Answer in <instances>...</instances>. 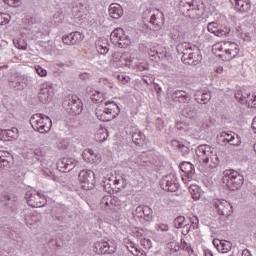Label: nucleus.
Instances as JSON below:
<instances>
[{"label":"nucleus","mask_w":256,"mask_h":256,"mask_svg":"<svg viewBox=\"0 0 256 256\" xmlns=\"http://www.w3.org/2000/svg\"><path fill=\"white\" fill-rule=\"evenodd\" d=\"M197 112L198 109L193 104H187L181 110L183 117H186L187 119H197Z\"/></svg>","instance_id":"obj_20"},{"label":"nucleus","mask_w":256,"mask_h":256,"mask_svg":"<svg viewBox=\"0 0 256 256\" xmlns=\"http://www.w3.org/2000/svg\"><path fill=\"white\" fill-rule=\"evenodd\" d=\"M36 72L40 77H47V70L43 69L41 66L36 67Z\"/></svg>","instance_id":"obj_52"},{"label":"nucleus","mask_w":256,"mask_h":256,"mask_svg":"<svg viewBox=\"0 0 256 256\" xmlns=\"http://www.w3.org/2000/svg\"><path fill=\"white\" fill-rule=\"evenodd\" d=\"M209 33H213L216 37H229L231 33V28H219V25L216 22H210L207 26Z\"/></svg>","instance_id":"obj_13"},{"label":"nucleus","mask_w":256,"mask_h":256,"mask_svg":"<svg viewBox=\"0 0 256 256\" xmlns=\"http://www.w3.org/2000/svg\"><path fill=\"white\" fill-rule=\"evenodd\" d=\"M172 145L173 147H177L179 149V151H181L182 155L185 157L187 155H189V147L181 144L179 141L174 140L172 141Z\"/></svg>","instance_id":"obj_34"},{"label":"nucleus","mask_w":256,"mask_h":256,"mask_svg":"<svg viewBox=\"0 0 256 256\" xmlns=\"http://www.w3.org/2000/svg\"><path fill=\"white\" fill-rule=\"evenodd\" d=\"M11 154L8 152H0V169H9L11 166Z\"/></svg>","instance_id":"obj_27"},{"label":"nucleus","mask_w":256,"mask_h":256,"mask_svg":"<svg viewBox=\"0 0 256 256\" xmlns=\"http://www.w3.org/2000/svg\"><path fill=\"white\" fill-rule=\"evenodd\" d=\"M190 229H191V226L189 224L184 225L183 231H182L183 235H188Z\"/></svg>","instance_id":"obj_60"},{"label":"nucleus","mask_w":256,"mask_h":256,"mask_svg":"<svg viewBox=\"0 0 256 256\" xmlns=\"http://www.w3.org/2000/svg\"><path fill=\"white\" fill-rule=\"evenodd\" d=\"M230 3L239 13H249L251 11V2L249 0H230Z\"/></svg>","instance_id":"obj_16"},{"label":"nucleus","mask_w":256,"mask_h":256,"mask_svg":"<svg viewBox=\"0 0 256 256\" xmlns=\"http://www.w3.org/2000/svg\"><path fill=\"white\" fill-rule=\"evenodd\" d=\"M63 108L73 117L83 113V102L77 96L66 98L62 103Z\"/></svg>","instance_id":"obj_5"},{"label":"nucleus","mask_w":256,"mask_h":256,"mask_svg":"<svg viewBox=\"0 0 256 256\" xmlns=\"http://www.w3.org/2000/svg\"><path fill=\"white\" fill-rule=\"evenodd\" d=\"M143 209H144V206L136 207V214L138 215V217H143Z\"/></svg>","instance_id":"obj_57"},{"label":"nucleus","mask_w":256,"mask_h":256,"mask_svg":"<svg viewBox=\"0 0 256 256\" xmlns=\"http://www.w3.org/2000/svg\"><path fill=\"white\" fill-rule=\"evenodd\" d=\"M186 35H187V33H185V32H178V35H173L172 39L174 41H178V42L185 41Z\"/></svg>","instance_id":"obj_47"},{"label":"nucleus","mask_w":256,"mask_h":256,"mask_svg":"<svg viewBox=\"0 0 256 256\" xmlns=\"http://www.w3.org/2000/svg\"><path fill=\"white\" fill-rule=\"evenodd\" d=\"M19 130L16 127H13L9 130H3L2 135H5V137H8L9 139H17Z\"/></svg>","instance_id":"obj_35"},{"label":"nucleus","mask_w":256,"mask_h":256,"mask_svg":"<svg viewBox=\"0 0 256 256\" xmlns=\"http://www.w3.org/2000/svg\"><path fill=\"white\" fill-rule=\"evenodd\" d=\"M150 23H151V25H159V22L157 21V16H155V15H152L151 17H150V21H149Z\"/></svg>","instance_id":"obj_58"},{"label":"nucleus","mask_w":256,"mask_h":256,"mask_svg":"<svg viewBox=\"0 0 256 256\" xmlns=\"http://www.w3.org/2000/svg\"><path fill=\"white\" fill-rule=\"evenodd\" d=\"M94 252L98 255H113L115 246L109 244L106 240H100L94 243Z\"/></svg>","instance_id":"obj_11"},{"label":"nucleus","mask_w":256,"mask_h":256,"mask_svg":"<svg viewBox=\"0 0 256 256\" xmlns=\"http://www.w3.org/2000/svg\"><path fill=\"white\" fill-rule=\"evenodd\" d=\"M14 44L15 47H17L18 49H22V51H25V49H27V44L23 40L17 41V43L14 42Z\"/></svg>","instance_id":"obj_51"},{"label":"nucleus","mask_w":256,"mask_h":256,"mask_svg":"<svg viewBox=\"0 0 256 256\" xmlns=\"http://www.w3.org/2000/svg\"><path fill=\"white\" fill-rule=\"evenodd\" d=\"M183 223H185V216H178L174 219V227L175 229H181L183 227Z\"/></svg>","instance_id":"obj_40"},{"label":"nucleus","mask_w":256,"mask_h":256,"mask_svg":"<svg viewBox=\"0 0 256 256\" xmlns=\"http://www.w3.org/2000/svg\"><path fill=\"white\" fill-rule=\"evenodd\" d=\"M190 223L193 229H199V218L197 216L190 217Z\"/></svg>","instance_id":"obj_48"},{"label":"nucleus","mask_w":256,"mask_h":256,"mask_svg":"<svg viewBox=\"0 0 256 256\" xmlns=\"http://www.w3.org/2000/svg\"><path fill=\"white\" fill-rule=\"evenodd\" d=\"M125 34V30L123 28H116L110 35V39L112 43H119V39Z\"/></svg>","instance_id":"obj_32"},{"label":"nucleus","mask_w":256,"mask_h":256,"mask_svg":"<svg viewBox=\"0 0 256 256\" xmlns=\"http://www.w3.org/2000/svg\"><path fill=\"white\" fill-rule=\"evenodd\" d=\"M156 129H158V131H161V129H163V120L161 118H158L156 120Z\"/></svg>","instance_id":"obj_54"},{"label":"nucleus","mask_w":256,"mask_h":256,"mask_svg":"<svg viewBox=\"0 0 256 256\" xmlns=\"http://www.w3.org/2000/svg\"><path fill=\"white\" fill-rule=\"evenodd\" d=\"M244 104L248 105L250 109H256V95L246 94Z\"/></svg>","instance_id":"obj_33"},{"label":"nucleus","mask_w":256,"mask_h":256,"mask_svg":"<svg viewBox=\"0 0 256 256\" xmlns=\"http://www.w3.org/2000/svg\"><path fill=\"white\" fill-rule=\"evenodd\" d=\"M62 41L65 45H77L83 41V35L80 32H72L63 36Z\"/></svg>","instance_id":"obj_17"},{"label":"nucleus","mask_w":256,"mask_h":256,"mask_svg":"<svg viewBox=\"0 0 256 256\" xmlns=\"http://www.w3.org/2000/svg\"><path fill=\"white\" fill-rule=\"evenodd\" d=\"M143 83L147 84V85H152L153 84V80H151V78L144 76L142 78Z\"/></svg>","instance_id":"obj_59"},{"label":"nucleus","mask_w":256,"mask_h":256,"mask_svg":"<svg viewBox=\"0 0 256 256\" xmlns=\"http://www.w3.org/2000/svg\"><path fill=\"white\" fill-rule=\"evenodd\" d=\"M9 7H19L21 5V0H3Z\"/></svg>","instance_id":"obj_46"},{"label":"nucleus","mask_w":256,"mask_h":256,"mask_svg":"<svg viewBox=\"0 0 256 256\" xmlns=\"http://www.w3.org/2000/svg\"><path fill=\"white\" fill-rule=\"evenodd\" d=\"M196 155L199 161H202L204 165L209 164L211 169H215L219 165V156H217V151L211 146L200 145L196 150Z\"/></svg>","instance_id":"obj_1"},{"label":"nucleus","mask_w":256,"mask_h":256,"mask_svg":"<svg viewBox=\"0 0 256 256\" xmlns=\"http://www.w3.org/2000/svg\"><path fill=\"white\" fill-rule=\"evenodd\" d=\"M91 100L93 101V103H103V95L101 92L96 91V93H94L92 95Z\"/></svg>","instance_id":"obj_43"},{"label":"nucleus","mask_w":256,"mask_h":256,"mask_svg":"<svg viewBox=\"0 0 256 256\" xmlns=\"http://www.w3.org/2000/svg\"><path fill=\"white\" fill-rule=\"evenodd\" d=\"M105 105H113V107H116L118 109V113L114 114L113 116L108 117L104 111L103 112L98 111V112H96V115H97L99 121L107 122V121H111L113 119H117V115H119V113H121V111L119 110V106H117V104H113V102H109V101H107L105 103Z\"/></svg>","instance_id":"obj_24"},{"label":"nucleus","mask_w":256,"mask_h":256,"mask_svg":"<svg viewBox=\"0 0 256 256\" xmlns=\"http://www.w3.org/2000/svg\"><path fill=\"white\" fill-rule=\"evenodd\" d=\"M78 177L84 191H91L95 187V172L92 170H81Z\"/></svg>","instance_id":"obj_6"},{"label":"nucleus","mask_w":256,"mask_h":256,"mask_svg":"<svg viewBox=\"0 0 256 256\" xmlns=\"http://www.w3.org/2000/svg\"><path fill=\"white\" fill-rule=\"evenodd\" d=\"M98 135H100V141H106L107 137H109L107 129H100Z\"/></svg>","instance_id":"obj_49"},{"label":"nucleus","mask_w":256,"mask_h":256,"mask_svg":"<svg viewBox=\"0 0 256 256\" xmlns=\"http://www.w3.org/2000/svg\"><path fill=\"white\" fill-rule=\"evenodd\" d=\"M201 50H199V47L197 46H192V50L190 51V53L188 54V56H186V58H184L183 63H185V65H192V67H195L196 65H199V63H201Z\"/></svg>","instance_id":"obj_12"},{"label":"nucleus","mask_w":256,"mask_h":256,"mask_svg":"<svg viewBox=\"0 0 256 256\" xmlns=\"http://www.w3.org/2000/svg\"><path fill=\"white\" fill-rule=\"evenodd\" d=\"M29 85V77L15 74L9 79V87L15 91H23Z\"/></svg>","instance_id":"obj_9"},{"label":"nucleus","mask_w":256,"mask_h":256,"mask_svg":"<svg viewBox=\"0 0 256 256\" xmlns=\"http://www.w3.org/2000/svg\"><path fill=\"white\" fill-rule=\"evenodd\" d=\"M194 3L195 2L193 0H181L179 2V9L183 13V15L187 16V12L189 10H191V8L193 7Z\"/></svg>","instance_id":"obj_29"},{"label":"nucleus","mask_w":256,"mask_h":256,"mask_svg":"<svg viewBox=\"0 0 256 256\" xmlns=\"http://www.w3.org/2000/svg\"><path fill=\"white\" fill-rule=\"evenodd\" d=\"M181 170L184 171L185 173H193V164L189 162H184L181 165Z\"/></svg>","instance_id":"obj_45"},{"label":"nucleus","mask_w":256,"mask_h":256,"mask_svg":"<svg viewBox=\"0 0 256 256\" xmlns=\"http://www.w3.org/2000/svg\"><path fill=\"white\" fill-rule=\"evenodd\" d=\"M86 93H87L88 95H90V99H92L94 93H97V90H95V89H93V88H91V87H87V88H86Z\"/></svg>","instance_id":"obj_56"},{"label":"nucleus","mask_w":256,"mask_h":256,"mask_svg":"<svg viewBox=\"0 0 256 256\" xmlns=\"http://www.w3.org/2000/svg\"><path fill=\"white\" fill-rule=\"evenodd\" d=\"M223 183H225L229 189V191H237L241 189L243 185V175L235 170H225L223 173Z\"/></svg>","instance_id":"obj_3"},{"label":"nucleus","mask_w":256,"mask_h":256,"mask_svg":"<svg viewBox=\"0 0 256 256\" xmlns=\"http://www.w3.org/2000/svg\"><path fill=\"white\" fill-rule=\"evenodd\" d=\"M5 15L7 14H3L0 12V25H7V23H9V19L5 17Z\"/></svg>","instance_id":"obj_53"},{"label":"nucleus","mask_w":256,"mask_h":256,"mask_svg":"<svg viewBox=\"0 0 256 256\" xmlns=\"http://www.w3.org/2000/svg\"><path fill=\"white\" fill-rule=\"evenodd\" d=\"M52 97L53 96L51 95V88H49L47 84H43L38 94L39 101H41V103H44V104L49 103Z\"/></svg>","instance_id":"obj_19"},{"label":"nucleus","mask_w":256,"mask_h":256,"mask_svg":"<svg viewBox=\"0 0 256 256\" xmlns=\"http://www.w3.org/2000/svg\"><path fill=\"white\" fill-rule=\"evenodd\" d=\"M212 205L218 213V215H222L223 217H229L231 213H233V206L225 199H214L212 201Z\"/></svg>","instance_id":"obj_7"},{"label":"nucleus","mask_w":256,"mask_h":256,"mask_svg":"<svg viewBox=\"0 0 256 256\" xmlns=\"http://www.w3.org/2000/svg\"><path fill=\"white\" fill-rule=\"evenodd\" d=\"M142 217H145L146 221H151V219H153V209L147 205H144Z\"/></svg>","instance_id":"obj_37"},{"label":"nucleus","mask_w":256,"mask_h":256,"mask_svg":"<svg viewBox=\"0 0 256 256\" xmlns=\"http://www.w3.org/2000/svg\"><path fill=\"white\" fill-rule=\"evenodd\" d=\"M114 45H117V47H120V49H127L129 45H131V39H129V36L123 35L121 38L118 39V42H113Z\"/></svg>","instance_id":"obj_30"},{"label":"nucleus","mask_w":256,"mask_h":256,"mask_svg":"<svg viewBox=\"0 0 256 256\" xmlns=\"http://www.w3.org/2000/svg\"><path fill=\"white\" fill-rule=\"evenodd\" d=\"M34 155L36 156V157H45V152H43L41 149H39V148H36L35 150H34Z\"/></svg>","instance_id":"obj_55"},{"label":"nucleus","mask_w":256,"mask_h":256,"mask_svg":"<svg viewBox=\"0 0 256 256\" xmlns=\"http://www.w3.org/2000/svg\"><path fill=\"white\" fill-rule=\"evenodd\" d=\"M75 165H77V162L73 158H62L57 162V168L61 173H69V171H73Z\"/></svg>","instance_id":"obj_14"},{"label":"nucleus","mask_w":256,"mask_h":256,"mask_svg":"<svg viewBox=\"0 0 256 256\" xmlns=\"http://www.w3.org/2000/svg\"><path fill=\"white\" fill-rule=\"evenodd\" d=\"M152 163L153 165H155V167H157L158 169L163 167V160L159 157H155L153 160H152Z\"/></svg>","instance_id":"obj_50"},{"label":"nucleus","mask_w":256,"mask_h":256,"mask_svg":"<svg viewBox=\"0 0 256 256\" xmlns=\"http://www.w3.org/2000/svg\"><path fill=\"white\" fill-rule=\"evenodd\" d=\"M190 193L194 201H199V199H201V194L199 193V188L197 186L190 187Z\"/></svg>","instance_id":"obj_38"},{"label":"nucleus","mask_w":256,"mask_h":256,"mask_svg":"<svg viewBox=\"0 0 256 256\" xmlns=\"http://www.w3.org/2000/svg\"><path fill=\"white\" fill-rule=\"evenodd\" d=\"M161 187L164 191H170V193H175L179 189V181L175 175L170 174L165 176L161 180Z\"/></svg>","instance_id":"obj_10"},{"label":"nucleus","mask_w":256,"mask_h":256,"mask_svg":"<svg viewBox=\"0 0 256 256\" xmlns=\"http://www.w3.org/2000/svg\"><path fill=\"white\" fill-rule=\"evenodd\" d=\"M25 199L30 207L37 208L45 205V195L41 192L28 191L26 192Z\"/></svg>","instance_id":"obj_8"},{"label":"nucleus","mask_w":256,"mask_h":256,"mask_svg":"<svg viewBox=\"0 0 256 256\" xmlns=\"http://www.w3.org/2000/svg\"><path fill=\"white\" fill-rule=\"evenodd\" d=\"M194 99L200 105H207L211 101V93L207 90L197 91L194 95Z\"/></svg>","instance_id":"obj_21"},{"label":"nucleus","mask_w":256,"mask_h":256,"mask_svg":"<svg viewBox=\"0 0 256 256\" xmlns=\"http://www.w3.org/2000/svg\"><path fill=\"white\" fill-rule=\"evenodd\" d=\"M168 249H170V253H177L180 249L181 246H179V242H169L167 244Z\"/></svg>","instance_id":"obj_39"},{"label":"nucleus","mask_w":256,"mask_h":256,"mask_svg":"<svg viewBox=\"0 0 256 256\" xmlns=\"http://www.w3.org/2000/svg\"><path fill=\"white\" fill-rule=\"evenodd\" d=\"M104 112L106 113V115H113V108H106Z\"/></svg>","instance_id":"obj_63"},{"label":"nucleus","mask_w":256,"mask_h":256,"mask_svg":"<svg viewBox=\"0 0 256 256\" xmlns=\"http://www.w3.org/2000/svg\"><path fill=\"white\" fill-rule=\"evenodd\" d=\"M118 79L121 81V83H123V85H125V83H129V77L118 76Z\"/></svg>","instance_id":"obj_61"},{"label":"nucleus","mask_w":256,"mask_h":256,"mask_svg":"<svg viewBox=\"0 0 256 256\" xmlns=\"http://www.w3.org/2000/svg\"><path fill=\"white\" fill-rule=\"evenodd\" d=\"M30 125L32 129L38 133H49L53 122L51 118L45 114H34L30 118Z\"/></svg>","instance_id":"obj_2"},{"label":"nucleus","mask_w":256,"mask_h":256,"mask_svg":"<svg viewBox=\"0 0 256 256\" xmlns=\"http://www.w3.org/2000/svg\"><path fill=\"white\" fill-rule=\"evenodd\" d=\"M171 98L175 103H187L191 96L183 90H176L172 93Z\"/></svg>","instance_id":"obj_22"},{"label":"nucleus","mask_w":256,"mask_h":256,"mask_svg":"<svg viewBox=\"0 0 256 256\" xmlns=\"http://www.w3.org/2000/svg\"><path fill=\"white\" fill-rule=\"evenodd\" d=\"M204 13L205 8L194 3L192 8L186 12V17H189L190 19H199L203 17Z\"/></svg>","instance_id":"obj_18"},{"label":"nucleus","mask_w":256,"mask_h":256,"mask_svg":"<svg viewBox=\"0 0 256 256\" xmlns=\"http://www.w3.org/2000/svg\"><path fill=\"white\" fill-rule=\"evenodd\" d=\"M239 54V45L235 42H226L224 43V55L225 59L231 61L234 57H237Z\"/></svg>","instance_id":"obj_15"},{"label":"nucleus","mask_w":256,"mask_h":256,"mask_svg":"<svg viewBox=\"0 0 256 256\" xmlns=\"http://www.w3.org/2000/svg\"><path fill=\"white\" fill-rule=\"evenodd\" d=\"M218 144L222 147H241V136L230 131H222L217 135Z\"/></svg>","instance_id":"obj_4"},{"label":"nucleus","mask_w":256,"mask_h":256,"mask_svg":"<svg viewBox=\"0 0 256 256\" xmlns=\"http://www.w3.org/2000/svg\"><path fill=\"white\" fill-rule=\"evenodd\" d=\"M247 97V93H244L241 92V91H238L236 94H235V99L237 101H239V103H241L242 105H245V99Z\"/></svg>","instance_id":"obj_44"},{"label":"nucleus","mask_w":256,"mask_h":256,"mask_svg":"<svg viewBox=\"0 0 256 256\" xmlns=\"http://www.w3.org/2000/svg\"><path fill=\"white\" fill-rule=\"evenodd\" d=\"M213 245L219 253H229L231 251V242L221 241L219 239L213 240Z\"/></svg>","instance_id":"obj_25"},{"label":"nucleus","mask_w":256,"mask_h":256,"mask_svg":"<svg viewBox=\"0 0 256 256\" xmlns=\"http://www.w3.org/2000/svg\"><path fill=\"white\" fill-rule=\"evenodd\" d=\"M149 55H150L152 61H155L156 59H163V56L159 55V51L155 48L150 49Z\"/></svg>","instance_id":"obj_41"},{"label":"nucleus","mask_w":256,"mask_h":256,"mask_svg":"<svg viewBox=\"0 0 256 256\" xmlns=\"http://www.w3.org/2000/svg\"><path fill=\"white\" fill-rule=\"evenodd\" d=\"M204 255L205 256H213V252H211V250H204Z\"/></svg>","instance_id":"obj_64"},{"label":"nucleus","mask_w":256,"mask_h":256,"mask_svg":"<svg viewBox=\"0 0 256 256\" xmlns=\"http://www.w3.org/2000/svg\"><path fill=\"white\" fill-rule=\"evenodd\" d=\"M179 246H180V249H187V242L181 239V244H179Z\"/></svg>","instance_id":"obj_62"},{"label":"nucleus","mask_w":256,"mask_h":256,"mask_svg":"<svg viewBox=\"0 0 256 256\" xmlns=\"http://www.w3.org/2000/svg\"><path fill=\"white\" fill-rule=\"evenodd\" d=\"M96 49L100 55L109 53V46L107 44L103 45V41L101 40L96 43Z\"/></svg>","instance_id":"obj_36"},{"label":"nucleus","mask_w":256,"mask_h":256,"mask_svg":"<svg viewBox=\"0 0 256 256\" xmlns=\"http://www.w3.org/2000/svg\"><path fill=\"white\" fill-rule=\"evenodd\" d=\"M177 52L182 55V61L186 58L189 57V54L191 53L193 46H191L190 43L187 42H182L176 46Z\"/></svg>","instance_id":"obj_26"},{"label":"nucleus","mask_w":256,"mask_h":256,"mask_svg":"<svg viewBox=\"0 0 256 256\" xmlns=\"http://www.w3.org/2000/svg\"><path fill=\"white\" fill-rule=\"evenodd\" d=\"M108 11L112 19H121L123 17V7L117 3H112Z\"/></svg>","instance_id":"obj_23"},{"label":"nucleus","mask_w":256,"mask_h":256,"mask_svg":"<svg viewBox=\"0 0 256 256\" xmlns=\"http://www.w3.org/2000/svg\"><path fill=\"white\" fill-rule=\"evenodd\" d=\"M212 51H215V53H217V51H219L220 55H225V44H221V43H217L215 45L212 46Z\"/></svg>","instance_id":"obj_42"},{"label":"nucleus","mask_w":256,"mask_h":256,"mask_svg":"<svg viewBox=\"0 0 256 256\" xmlns=\"http://www.w3.org/2000/svg\"><path fill=\"white\" fill-rule=\"evenodd\" d=\"M145 139V134H143L139 130H136L132 133V141L138 147H143V145H145Z\"/></svg>","instance_id":"obj_28"},{"label":"nucleus","mask_w":256,"mask_h":256,"mask_svg":"<svg viewBox=\"0 0 256 256\" xmlns=\"http://www.w3.org/2000/svg\"><path fill=\"white\" fill-rule=\"evenodd\" d=\"M101 204L109 209H113V207L117 205V198H113L111 195L104 196L101 200Z\"/></svg>","instance_id":"obj_31"}]
</instances>
